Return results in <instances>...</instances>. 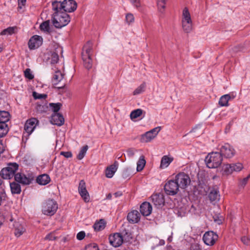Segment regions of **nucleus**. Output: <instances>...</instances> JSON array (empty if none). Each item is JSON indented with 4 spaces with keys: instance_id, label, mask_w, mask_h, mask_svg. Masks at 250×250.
Here are the masks:
<instances>
[{
    "instance_id": "nucleus-1",
    "label": "nucleus",
    "mask_w": 250,
    "mask_h": 250,
    "mask_svg": "<svg viewBox=\"0 0 250 250\" xmlns=\"http://www.w3.org/2000/svg\"><path fill=\"white\" fill-rule=\"evenodd\" d=\"M52 23L54 26L61 28L67 25L70 21L69 16L66 13L60 9L53 10Z\"/></svg>"
},
{
    "instance_id": "nucleus-2",
    "label": "nucleus",
    "mask_w": 250,
    "mask_h": 250,
    "mask_svg": "<svg viewBox=\"0 0 250 250\" xmlns=\"http://www.w3.org/2000/svg\"><path fill=\"white\" fill-rule=\"evenodd\" d=\"M52 10L60 9L64 12H72L77 8V3L73 0H64L62 2L54 1L52 3Z\"/></svg>"
},
{
    "instance_id": "nucleus-3",
    "label": "nucleus",
    "mask_w": 250,
    "mask_h": 250,
    "mask_svg": "<svg viewBox=\"0 0 250 250\" xmlns=\"http://www.w3.org/2000/svg\"><path fill=\"white\" fill-rule=\"evenodd\" d=\"M205 161L209 168H216L221 165L223 158L218 151H212L206 157Z\"/></svg>"
},
{
    "instance_id": "nucleus-4",
    "label": "nucleus",
    "mask_w": 250,
    "mask_h": 250,
    "mask_svg": "<svg viewBox=\"0 0 250 250\" xmlns=\"http://www.w3.org/2000/svg\"><path fill=\"white\" fill-rule=\"evenodd\" d=\"M58 209V204L56 201L53 199L46 200L43 205L42 211L46 215H54Z\"/></svg>"
},
{
    "instance_id": "nucleus-5",
    "label": "nucleus",
    "mask_w": 250,
    "mask_h": 250,
    "mask_svg": "<svg viewBox=\"0 0 250 250\" xmlns=\"http://www.w3.org/2000/svg\"><path fill=\"white\" fill-rule=\"evenodd\" d=\"M218 151L222 155V157L231 158L235 154V150L233 147L229 143L220 144L218 146Z\"/></svg>"
},
{
    "instance_id": "nucleus-6",
    "label": "nucleus",
    "mask_w": 250,
    "mask_h": 250,
    "mask_svg": "<svg viewBox=\"0 0 250 250\" xmlns=\"http://www.w3.org/2000/svg\"><path fill=\"white\" fill-rule=\"evenodd\" d=\"M14 179L16 182L22 185H28L33 181V177L28 173H15Z\"/></svg>"
},
{
    "instance_id": "nucleus-7",
    "label": "nucleus",
    "mask_w": 250,
    "mask_h": 250,
    "mask_svg": "<svg viewBox=\"0 0 250 250\" xmlns=\"http://www.w3.org/2000/svg\"><path fill=\"white\" fill-rule=\"evenodd\" d=\"M179 185L175 180H169L166 183L164 190L166 193L169 195H174L179 191Z\"/></svg>"
},
{
    "instance_id": "nucleus-8",
    "label": "nucleus",
    "mask_w": 250,
    "mask_h": 250,
    "mask_svg": "<svg viewBox=\"0 0 250 250\" xmlns=\"http://www.w3.org/2000/svg\"><path fill=\"white\" fill-rule=\"evenodd\" d=\"M176 182L179 185V187L184 188L190 183V179L188 175L185 173H178L176 176Z\"/></svg>"
},
{
    "instance_id": "nucleus-9",
    "label": "nucleus",
    "mask_w": 250,
    "mask_h": 250,
    "mask_svg": "<svg viewBox=\"0 0 250 250\" xmlns=\"http://www.w3.org/2000/svg\"><path fill=\"white\" fill-rule=\"evenodd\" d=\"M218 235L212 231L205 232L203 237L204 242L208 246H213L218 240Z\"/></svg>"
},
{
    "instance_id": "nucleus-10",
    "label": "nucleus",
    "mask_w": 250,
    "mask_h": 250,
    "mask_svg": "<svg viewBox=\"0 0 250 250\" xmlns=\"http://www.w3.org/2000/svg\"><path fill=\"white\" fill-rule=\"evenodd\" d=\"M161 130V127L158 126L153 128L143 134L141 136L142 142H149L153 139Z\"/></svg>"
},
{
    "instance_id": "nucleus-11",
    "label": "nucleus",
    "mask_w": 250,
    "mask_h": 250,
    "mask_svg": "<svg viewBox=\"0 0 250 250\" xmlns=\"http://www.w3.org/2000/svg\"><path fill=\"white\" fill-rule=\"evenodd\" d=\"M151 199L155 207L161 208L165 205V200L163 193H156L151 195Z\"/></svg>"
},
{
    "instance_id": "nucleus-12",
    "label": "nucleus",
    "mask_w": 250,
    "mask_h": 250,
    "mask_svg": "<svg viewBox=\"0 0 250 250\" xmlns=\"http://www.w3.org/2000/svg\"><path fill=\"white\" fill-rule=\"evenodd\" d=\"M243 169V166L241 163L226 164L222 167L223 172H240Z\"/></svg>"
},
{
    "instance_id": "nucleus-13",
    "label": "nucleus",
    "mask_w": 250,
    "mask_h": 250,
    "mask_svg": "<svg viewBox=\"0 0 250 250\" xmlns=\"http://www.w3.org/2000/svg\"><path fill=\"white\" fill-rule=\"evenodd\" d=\"M208 197L210 202L213 204L218 202L220 199L219 188L217 186L209 188Z\"/></svg>"
},
{
    "instance_id": "nucleus-14",
    "label": "nucleus",
    "mask_w": 250,
    "mask_h": 250,
    "mask_svg": "<svg viewBox=\"0 0 250 250\" xmlns=\"http://www.w3.org/2000/svg\"><path fill=\"white\" fill-rule=\"evenodd\" d=\"M39 121L35 118H32L26 121L24 125V130L27 136L31 134L38 125Z\"/></svg>"
},
{
    "instance_id": "nucleus-15",
    "label": "nucleus",
    "mask_w": 250,
    "mask_h": 250,
    "mask_svg": "<svg viewBox=\"0 0 250 250\" xmlns=\"http://www.w3.org/2000/svg\"><path fill=\"white\" fill-rule=\"evenodd\" d=\"M108 239L111 245L115 248L120 246L123 242V236L119 233L109 235Z\"/></svg>"
},
{
    "instance_id": "nucleus-16",
    "label": "nucleus",
    "mask_w": 250,
    "mask_h": 250,
    "mask_svg": "<svg viewBox=\"0 0 250 250\" xmlns=\"http://www.w3.org/2000/svg\"><path fill=\"white\" fill-rule=\"evenodd\" d=\"M78 191L84 202H88L90 200V196L86 188L85 183L83 180H81L80 182Z\"/></svg>"
},
{
    "instance_id": "nucleus-17",
    "label": "nucleus",
    "mask_w": 250,
    "mask_h": 250,
    "mask_svg": "<svg viewBox=\"0 0 250 250\" xmlns=\"http://www.w3.org/2000/svg\"><path fill=\"white\" fill-rule=\"evenodd\" d=\"M42 43V38L38 35L32 36L28 42V46L30 49H35L39 47Z\"/></svg>"
},
{
    "instance_id": "nucleus-18",
    "label": "nucleus",
    "mask_w": 250,
    "mask_h": 250,
    "mask_svg": "<svg viewBox=\"0 0 250 250\" xmlns=\"http://www.w3.org/2000/svg\"><path fill=\"white\" fill-rule=\"evenodd\" d=\"M127 219L130 223H137L140 220V213L136 210H133L128 213Z\"/></svg>"
},
{
    "instance_id": "nucleus-19",
    "label": "nucleus",
    "mask_w": 250,
    "mask_h": 250,
    "mask_svg": "<svg viewBox=\"0 0 250 250\" xmlns=\"http://www.w3.org/2000/svg\"><path fill=\"white\" fill-rule=\"evenodd\" d=\"M51 122L52 124L58 126H61L64 124V119L61 114L54 113L52 116Z\"/></svg>"
},
{
    "instance_id": "nucleus-20",
    "label": "nucleus",
    "mask_w": 250,
    "mask_h": 250,
    "mask_svg": "<svg viewBox=\"0 0 250 250\" xmlns=\"http://www.w3.org/2000/svg\"><path fill=\"white\" fill-rule=\"evenodd\" d=\"M140 212L144 216H148L152 211L151 205L148 202H144L140 206Z\"/></svg>"
},
{
    "instance_id": "nucleus-21",
    "label": "nucleus",
    "mask_w": 250,
    "mask_h": 250,
    "mask_svg": "<svg viewBox=\"0 0 250 250\" xmlns=\"http://www.w3.org/2000/svg\"><path fill=\"white\" fill-rule=\"evenodd\" d=\"M173 161V157L170 155H164L161 160L160 168L163 169L167 167Z\"/></svg>"
},
{
    "instance_id": "nucleus-22",
    "label": "nucleus",
    "mask_w": 250,
    "mask_h": 250,
    "mask_svg": "<svg viewBox=\"0 0 250 250\" xmlns=\"http://www.w3.org/2000/svg\"><path fill=\"white\" fill-rule=\"evenodd\" d=\"M10 188L12 194H20L21 193V186L20 184L16 182V181L10 183Z\"/></svg>"
},
{
    "instance_id": "nucleus-23",
    "label": "nucleus",
    "mask_w": 250,
    "mask_h": 250,
    "mask_svg": "<svg viewBox=\"0 0 250 250\" xmlns=\"http://www.w3.org/2000/svg\"><path fill=\"white\" fill-rule=\"evenodd\" d=\"M13 226L15 228V235L18 237L21 236L25 231L24 227L19 222H15Z\"/></svg>"
},
{
    "instance_id": "nucleus-24",
    "label": "nucleus",
    "mask_w": 250,
    "mask_h": 250,
    "mask_svg": "<svg viewBox=\"0 0 250 250\" xmlns=\"http://www.w3.org/2000/svg\"><path fill=\"white\" fill-rule=\"evenodd\" d=\"M19 165L16 163H9L7 166L3 168L0 172H16L18 169Z\"/></svg>"
},
{
    "instance_id": "nucleus-25",
    "label": "nucleus",
    "mask_w": 250,
    "mask_h": 250,
    "mask_svg": "<svg viewBox=\"0 0 250 250\" xmlns=\"http://www.w3.org/2000/svg\"><path fill=\"white\" fill-rule=\"evenodd\" d=\"M64 74L60 70L55 71L52 79V83L54 85L59 84L63 79Z\"/></svg>"
},
{
    "instance_id": "nucleus-26",
    "label": "nucleus",
    "mask_w": 250,
    "mask_h": 250,
    "mask_svg": "<svg viewBox=\"0 0 250 250\" xmlns=\"http://www.w3.org/2000/svg\"><path fill=\"white\" fill-rule=\"evenodd\" d=\"M50 179L49 176L44 173L39 176L37 178V182L41 185H45L50 182Z\"/></svg>"
},
{
    "instance_id": "nucleus-27",
    "label": "nucleus",
    "mask_w": 250,
    "mask_h": 250,
    "mask_svg": "<svg viewBox=\"0 0 250 250\" xmlns=\"http://www.w3.org/2000/svg\"><path fill=\"white\" fill-rule=\"evenodd\" d=\"M231 99V96L229 94H225L222 96L219 101V104L221 106H228L229 105V101Z\"/></svg>"
},
{
    "instance_id": "nucleus-28",
    "label": "nucleus",
    "mask_w": 250,
    "mask_h": 250,
    "mask_svg": "<svg viewBox=\"0 0 250 250\" xmlns=\"http://www.w3.org/2000/svg\"><path fill=\"white\" fill-rule=\"evenodd\" d=\"M92 44L90 42H88L87 43L83 46V52L82 53V56H91V52L92 50Z\"/></svg>"
},
{
    "instance_id": "nucleus-29",
    "label": "nucleus",
    "mask_w": 250,
    "mask_h": 250,
    "mask_svg": "<svg viewBox=\"0 0 250 250\" xmlns=\"http://www.w3.org/2000/svg\"><path fill=\"white\" fill-rule=\"evenodd\" d=\"M10 119V114L8 112L0 111V124H6Z\"/></svg>"
},
{
    "instance_id": "nucleus-30",
    "label": "nucleus",
    "mask_w": 250,
    "mask_h": 250,
    "mask_svg": "<svg viewBox=\"0 0 250 250\" xmlns=\"http://www.w3.org/2000/svg\"><path fill=\"white\" fill-rule=\"evenodd\" d=\"M13 221V218L11 214L8 212L5 213H0V227L4 222Z\"/></svg>"
},
{
    "instance_id": "nucleus-31",
    "label": "nucleus",
    "mask_w": 250,
    "mask_h": 250,
    "mask_svg": "<svg viewBox=\"0 0 250 250\" xmlns=\"http://www.w3.org/2000/svg\"><path fill=\"white\" fill-rule=\"evenodd\" d=\"M192 21L190 14L188 9L187 7H185L182 11V21Z\"/></svg>"
},
{
    "instance_id": "nucleus-32",
    "label": "nucleus",
    "mask_w": 250,
    "mask_h": 250,
    "mask_svg": "<svg viewBox=\"0 0 250 250\" xmlns=\"http://www.w3.org/2000/svg\"><path fill=\"white\" fill-rule=\"evenodd\" d=\"M105 223L104 219H101L99 221L96 222L93 225V228L95 230L99 231L104 229Z\"/></svg>"
},
{
    "instance_id": "nucleus-33",
    "label": "nucleus",
    "mask_w": 250,
    "mask_h": 250,
    "mask_svg": "<svg viewBox=\"0 0 250 250\" xmlns=\"http://www.w3.org/2000/svg\"><path fill=\"white\" fill-rule=\"evenodd\" d=\"M182 25L184 31L186 33H189L192 29V21H182Z\"/></svg>"
},
{
    "instance_id": "nucleus-34",
    "label": "nucleus",
    "mask_w": 250,
    "mask_h": 250,
    "mask_svg": "<svg viewBox=\"0 0 250 250\" xmlns=\"http://www.w3.org/2000/svg\"><path fill=\"white\" fill-rule=\"evenodd\" d=\"M82 59L84 67L87 69L91 68L92 66V62L91 56L87 57L83 55V56H82Z\"/></svg>"
},
{
    "instance_id": "nucleus-35",
    "label": "nucleus",
    "mask_w": 250,
    "mask_h": 250,
    "mask_svg": "<svg viewBox=\"0 0 250 250\" xmlns=\"http://www.w3.org/2000/svg\"><path fill=\"white\" fill-rule=\"evenodd\" d=\"M146 161L145 159V157L143 156H142L140 157L137 164V171H142L144 167L146 165Z\"/></svg>"
},
{
    "instance_id": "nucleus-36",
    "label": "nucleus",
    "mask_w": 250,
    "mask_h": 250,
    "mask_svg": "<svg viewBox=\"0 0 250 250\" xmlns=\"http://www.w3.org/2000/svg\"><path fill=\"white\" fill-rule=\"evenodd\" d=\"M146 87V84L145 83H143L138 87H137L133 91V95H137L144 92Z\"/></svg>"
},
{
    "instance_id": "nucleus-37",
    "label": "nucleus",
    "mask_w": 250,
    "mask_h": 250,
    "mask_svg": "<svg viewBox=\"0 0 250 250\" xmlns=\"http://www.w3.org/2000/svg\"><path fill=\"white\" fill-rule=\"evenodd\" d=\"M40 28L41 31L44 32H49L50 31V21H46L40 24Z\"/></svg>"
},
{
    "instance_id": "nucleus-38",
    "label": "nucleus",
    "mask_w": 250,
    "mask_h": 250,
    "mask_svg": "<svg viewBox=\"0 0 250 250\" xmlns=\"http://www.w3.org/2000/svg\"><path fill=\"white\" fill-rule=\"evenodd\" d=\"M49 107L54 113H57V112L60 109L62 106V104L60 103H50L49 104Z\"/></svg>"
},
{
    "instance_id": "nucleus-39",
    "label": "nucleus",
    "mask_w": 250,
    "mask_h": 250,
    "mask_svg": "<svg viewBox=\"0 0 250 250\" xmlns=\"http://www.w3.org/2000/svg\"><path fill=\"white\" fill-rule=\"evenodd\" d=\"M8 128L7 124H0V138L5 136L8 132Z\"/></svg>"
},
{
    "instance_id": "nucleus-40",
    "label": "nucleus",
    "mask_w": 250,
    "mask_h": 250,
    "mask_svg": "<svg viewBox=\"0 0 250 250\" xmlns=\"http://www.w3.org/2000/svg\"><path fill=\"white\" fill-rule=\"evenodd\" d=\"M143 113V110L141 109H137L132 111L130 114V118L133 120L140 117Z\"/></svg>"
},
{
    "instance_id": "nucleus-41",
    "label": "nucleus",
    "mask_w": 250,
    "mask_h": 250,
    "mask_svg": "<svg viewBox=\"0 0 250 250\" xmlns=\"http://www.w3.org/2000/svg\"><path fill=\"white\" fill-rule=\"evenodd\" d=\"M119 163L117 161L110 166L107 167L105 169V172H116L118 168Z\"/></svg>"
},
{
    "instance_id": "nucleus-42",
    "label": "nucleus",
    "mask_w": 250,
    "mask_h": 250,
    "mask_svg": "<svg viewBox=\"0 0 250 250\" xmlns=\"http://www.w3.org/2000/svg\"><path fill=\"white\" fill-rule=\"evenodd\" d=\"M166 0H157L158 9L160 12L164 13L165 9Z\"/></svg>"
},
{
    "instance_id": "nucleus-43",
    "label": "nucleus",
    "mask_w": 250,
    "mask_h": 250,
    "mask_svg": "<svg viewBox=\"0 0 250 250\" xmlns=\"http://www.w3.org/2000/svg\"><path fill=\"white\" fill-rule=\"evenodd\" d=\"M88 147L87 145L83 146L80 150L78 156L77 158L79 160H82L85 156L86 151H87Z\"/></svg>"
},
{
    "instance_id": "nucleus-44",
    "label": "nucleus",
    "mask_w": 250,
    "mask_h": 250,
    "mask_svg": "<svg viewBox=\"0 0 250 250\" xmlns=\"http://www.w3.org/2000/svg\"><path fill=\"white\" fill-rule=\"evenodd\" d=\"M250 178V174L248 175L246 177L243 178V179L240 180L239 182V187L240 188H244L245 186L248 183V181Z\"/></svg>"
},
{
    "instance_id": "nucleus-45",
    "label": "nucleus",
    "mask_w": 250,
    "mask_h": 250,
    "mask_svg": "<svg viewBox=\"0 0 250 250\" xmlns=\"http://www.w3.org/2000/svg\"><path fill=\"white\" fill-rule=\"evenodd\" d=\"M50 62L52 64L57 63L59 61L58 54L55 52H52L50 56Z\"/></svg>"
},
{
    "instance_id": "nucleus-46",
    "label": "nucleus",
    "mask_w": 250,
    "mask_h": 250,
    "mask_svg": "<svg viewBox=\"0 0 250 250\" xmlns=\"http://www.w3.org/2000/svg\"><path fill=\"white\" fill-rule=\"evenodd\" d=\"M15 28L13 27H9L3 30L0 33L2 35H11L14 32Z\"/></svg>"
},
{
    "instance_id": "nucleus-47",
    "label": "nucleus",
    "mask_w": 250,
    "mask_h": 250,
    "mask_svg": "<svg viewBox=\"0 0 250 250\" xmlns=\"http://www.w3.org/2000/svg\"><path fill=\"white\" fill-rule=\"evenodd\" d=\"M1 177L3 179H11L15 177V173H0Z\"/></svg>"
},
{
    "instance_id": "nucleus-48",
    "label": "nucleus",
    "mask_w": 250,
    "mask_h": 250,
    "mask_svg": "<svg viewBox=\"0 0 250 250\" xmlns=\"http://www.w3.org/2000/svg\"><path fill=\"white\" fill-rule=\"evenodd\" d=\"M24 76L29 80H32L34 78V75L32 74L30 69L27 68L24 71Z\"/></svg>"
},
{
    "instance_id": "nucleus-49",
    "label": "nucleus",
    "mask_w": 250,
    "mask_h": 250,
    "mask_svg": "<svg viewBox=\"0 0 250 250\" xmlns=\"http://www.w3.org/2000/svg\"><path fill=\"white\" fill-rule=\"evenodd\" d=\"M33 96L35 99H45L47 95L45 94H40L36 92H33Z\"/></svg>"
},
{
    "instance_id": "nucleus-50",
    "label": "nucleus",
    "mask_w": 250,
    "mask_h": 250,
    "mask_svg": "<svg viewBox=\"0 0 250 250\" xmlns=\"http://www.w3.org/2000/svg\"><path fill=\"white\" fill-rule=\"evenodd\" d=\"M84 250H99V249L97 244L92 243L86 246Z\"/></svg>"
},
{
    "instance_id": "nucleus-51",
    "label": "nucleus",
    "mask_w": 250,
    "mask_h": 250,
    "mask_svg": "<svg viewBox=\"0 0 250 250\" xmlns=\"http://www.w3.org/2000/svg\"><path fill=\"white\" fill-rule=\"evenodd\" d=\"M136 151L137 150L133 148H129L127 149L126 151L127 157L129 158H132Z\"/></svg>"
},
{
    "instance_id": "nucleus-52",
    "label": "nucleus",
    "mask_w": 250,
    "mask_h": 250,
    "mask_svg": "<svg viewBox=\"0 0 250 250\" xmlns=\"http://www.w3.org/2000/svg\"><path fill=\"white\" fill-rule=\"evenodd\" d=\"M125 20L126 22L128 24H130L131 23L133 22L134 21V17L133 15L131 13L127 14L125 16Z\"/></svg>"
},
{
    "instance_id": "nucleus-53",
    "label": "nucleus",
    "mask_w": 250,
    "mask_h": 250,
    "mask_svg": "<svg viewBox=\"0 0 250 250\" xmlns=\"http://www.w3.org/2000/svg\"><path fill=\"white\" fill-rule=\"evenodd\" d=\"M129 1L134 7L140 10L142 6L140 0H129Z\"/></svg>"
},
{
    "instance_id": "nucleus-54",
    "label": "nucleus",
    "mask_w": 250,
    "mask_h": 250,
    "mask_svg": "<svg viewBox=\"0 0 250 250\" xmlns=\"http://www.w3.org/2000/svg\"><path fill=\"white\" fill-rule=\"evenodd\" d=\"M184 172H192L194 170V167L191 165H187L182 169Z\"/></svg>"
},
{
    "instance_id": "nucleus-55",
    "label": "nucleus",
    "mask_w": 250,
    "mask_h": 250,
    "mask_svg": "<svg viewBox=\"0 0 250 250\" xmlns=\"http://www.w3.org/2000/svg\"><path fill=\"white\" fill-rule=\"evenodd\" d=\"M85 236V232L83 231H82L78 233L77 234V238L79 240H82L84 238Z\"/></svg>"
},
{
    "instance_id": "nucleus-56",
    "label": "nucleus",
    "mask_w": 250,
    "mask_h": 250,
    "mask_svg": "<svg viewBox=\"0 0 250 250\" xmlns=\"http://www.w3.org/2000/svg\"><path fill=\"white\" fill-rule=\"evenodd\" d=\"M61 155L67 158H71L72 156V153L70 151H62L61 152Z\"/></svg>"
},
{
    "instance_id": "nucleus-57",
    "label": "nucleus",
    "mask_w": 250,
    "mask_h": 250,
    "mask_svg": "<svg viewBox=\"0 0 250 250\" xmlns=\"http://www.w3.org/2000/svg\"><path fill=\"white\" fill-rule=\"evenodd\" d=\"M242 242L245 245H249L250 244V239L247 236H243L241 238Z\"/></svg>"
},
{
    "instance_id": "nucleus-58",
    "label": "nucleus",
    "mask_w": 250,
    "mask_h": 250,
    "mask_svg": "<svg viewBox=\"0 0 250 250\" xmlns=\"http://www.w3.org/2000/svg\"><path fill=\"white\" fill-rule=\"evenodd\" d=\"M18 8L21 9L22 8V6H24L26 0H18Z\"/></svg>"
},
{
    "instance_id": "nucleus-59",
    "label": "nucleus",
    "mask_w": 250,
    "mask_h": 250,
    "mask_svg": "<svg viewBox=\"0 0 250 250\" xmlns=\"http://www.w3.org/2000/svg\"><path fill=\"white\" fill-rule=\"evenodd\" d=\"M47 108V106L46 105H38L37 106L38 110L40 111L41 112L45 111Z\"/></svg>"
},
{
    "instance_id": "nucleus-60",
    "label": "nucleus",
    "mask_w": 250,
    "mask_h": 250,
    "mask_svg": "<svg viewBox=\"0 0 250 250\" xmlns=\"http://www.w3.org/2000/svg\"><path fill=\"white\" fill-rule=\"evenodd\" d=\"M45 239L49 240H53L55 239V237L52 234H49L45 236Z\"/></svg>"
},
{
    "instance_id": "nucleus-61",
    "label": "nucleus",
    "mask_w": 250,
    "mask_h": 250,
    "mask_svg": "<svg viewBox=\"0 0 250 250\" xmlns=\"http://www.w3.org/2000/svg\"><path fill=\"white\" fill-rule=\"evenodd\" d=\"M122 195H123V193H122V192L121 191H117V192H116L114 193V195L116 198L118 197H120Z\"/></svg>"
},
{
    "instance_id": "nucleus-62",
    "label": "nucleus",
    "mask_w": 250,
    "mask_h": 250,
    "mask_svg": "<svg viewBox=\"0 0 250 250\" xmlns=\"http://www.w3.org/2000/svg\"><path fill=\"white\" fill-rule=\"evenodd\" d=\"M4 147L1 141L0 140V154L3 152Z\"/></svg>"
},
{
    "instance_id": "nucleus-63",
    "label": "nucleus",
    "mask_w": 250,
    "mask_h": 250,
    "mask_svg": "<svg viewBox=\"0 0 250 250\" xmlns=\"http://www.w3.org/2000/svg\"><path fill=\"white\" fill-rule=\"evenodd\" d=\"M106 173L105 176L107 178H111L113 176L114 174L115 173Z\"/></svg>"
},
{
    "instance_id": "nucleus-64",
    "label": "nucleus",
    "mask_w": 250,
    "mask_h": 250,
    "mask_svg": "<svg viewBox=\"0 0 250 250\" xmlns=\"http://www.w3.org/2000/svg\"><path fill=\"white\" fill-rule=\"evenodd\" d=\"M112 194L111 193H108L107 195H106V199H108V200H111V198H112Z\"/></svg>"
}]
</instances>
